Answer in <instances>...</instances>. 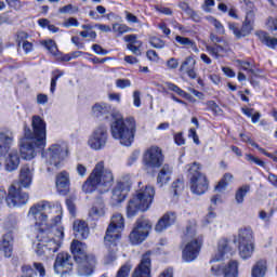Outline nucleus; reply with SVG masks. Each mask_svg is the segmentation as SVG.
I'll list each match as a JSON object with an SVG mask.
<instances>
[{"instance_id": "35", "label": "nucleus", "mask_w": 277, "mask_h": 277, "mask_svg": "<svg viewBox=\"0 0 277 277\" xmlns=\"http://www.w3.org/2000/svg\"><path fill=\"white\" fill-rule=\"evenodd\" d=\"M234 176L230 173H225L221 181H219L217 185L215 186V192H225L226 187L230 185Z\"/></svg>"}, {"instance_id": "61", "label": "nucleus", "mask_w": 277, "mask_h": 277, "mask_svg": "<svg viewBox=\"0 0 277 277\" xmlns=\"http://www.w3.org/2000/svg\"><path fill=\"white\" fill-rule=\"evenodd\" d=\"M23 51L27 54V53H31V51H34V43L29 42V41H23V43H21Z\"/></svg>"}, {"instance_id": "53", "label": "nucleus", "mask_w": 277, "mask_h": 277, "mask_svg": "<svg viewBox=\"0 0 277 277\" xmlns=\"http://www.w3.org/2000/svg\"><path fill=\"white\" fill-rule=\"evenodd\" d=\"M133 105L134 107H142V93L140 91L133 92Z\"/></svg>"}, {"instance_id": "1", "label": "nucleus", "mask_w": 277, "mask_h": 277, "mask_svg": "<svg viewBox=\"0 0 277 277\" xmlns=\"http://www.w3.org/2000/svg\"><path fill=\"white\" fill-rule=\"evenodd\" d=\"M63 213L62 203L57 201H38L29 208L27 220L39 230L38 242L34 243L37 256L51 259L60 250L64 240Z\"/></svg>"}, {"instance_id": "48", "label": "nucleus", "mask_w": 277, "mask_h": 277, "mask_svg": "<svg viewBox=\"0 0 277 277\" xmlns=\"http://www.w3.org/2000/svg\"><path fill=\"white\" fill-rule=\"evenodd\" d=\"M268 31H277V17H268L266 21Z\"/></svg>"}, {"instance_id": "15", "label": "nucleus", "mask_w": 277, "mask_h": 277, "mask_svg": "<svg viewBox=\"0 0 277 277\" xmlns=\"http://www.w3.org/2000/svg\"><path fill=\"white\" fill-rule=\"evenodd\" d=\"M129 192H131V181L120 180L113 189V195L110 198L111 207L122 205V201L127 200Z\"/></svg>"}, {"instance_id": "8", "label": "nucleus", "mask_w": 277, "mask_h": 277, "mask_svg": "<svg viewBox=\"0 0 277 277\" xmlns=\"http://www.w3.org/2000/svg\"><path fill=\"white\" fill-rule=\"evenodd\" d=\"M186 172L190 176L189 179V189L195 196H203L209 190V180L201 170V166L198 162L187 164Z\"/></svg>"}, {"instance_id": "26", "label": "nucleus", "mask_w": 277, "mask_h": 277, "mask_svg": "<svg viewBox=\"0 0 277 277\" xmlns=\"http://www.w3.org/2000/svg\"><path fill=\"white\" fill-rule=\"evenodd\" d=\"M124 42H128L127 49L131 51L133 55H142V41L137 40V35H127L123 37Z\"/></svg>"}, {"instance_id": "54", "label": "nucleus", "mask_w": 277, "mask_h": 277, "mask_svg": "<svg viewBox=\"0 0 277 277\" xmlns=\"http://www.w3.org/2000/svg\"><path fill=\"white\" fill-rule=\"evenodd\" d=\"M175 41L179 44H182V47H189L192 44V39L187 38V37H181V36H176L175 37Z\"/></svg>"}, {"instance_id": "22", "label": "nucleus", "mask_w": 277, "mask_h": 277, "mask_svg": "<svg viewBox=\"0 0 277 277\" xmlns=\"http://www.w3.org/2000/svg\"><path fill=\"white\" fill-rule=\"evenodd\" d=\"M132 277H150V254L143 255L141 263L135 268Z\"/></svg>"}, {"instance_id": "43", "label": "nucleus", "mask_w": 277, "mask_h": 277, "mask_svg": "<svg viewBox=\"0 0 277 277\" xmlns=\"http://www.w3.org/2000/svg\"><path fill=\"white\" fill-rule=\"evenodd\" d=\"M58 12L61 14H75L77 12H79V6H75L72 4H67L65 6H62Z\"/></svg>"}, {"instance_id": "40", "label": "nucleus", "mask_w": 277, "mask_h": 277, "mask_svg": "<svg viewBox=\"0 0 277 277\" xmlns=\"http://www.w3.org/2000/svg\"><path fill=\"white\" fill-rule=\"evenodd\" d=\"M192 68H196V60L193 56H188L182 63L180 70L186 71V70H190Z\"/></svg>"}, {"instance_id": "45", "label": "nucleus", "mask_w": 277, "mask_h": 277, "mask_svg": "<svg viewBox=\"0 0 277 277\" xmlns=\"http://www.w3.org/2000/svg\"><path fill=\"white\" fill-rule=\"evenodd\" d=\"M149 44L154 48V49H163L166 47V41L161 40L157 37H153L149 40Z\"/></svg>"}, {"instance_id": "11", "label": "nucleus", "mask_w": 277, "mask_h": 277, "mask_svg": "<svg viewBox=\"0 0 277 277\" xmlns=\"http://www.w3.org/2000/svg\"><path fill=\"white\" fill-rule=\"evenodd\" d=\"M122 230H124V216L120 213L113 214L104 237L105 243L116 246L118 239L122 237Z\"/></svg>"}, {"instance_id": "39", "label": "nucleus", "mask_w": 277, "mask_h": 277, "mask_svg": "<svg viewBox=\"0 0 277 277\" xmlns=\"http://www.w3.org/2000/svg\"><path fill=\"white\" fill-rule=\"evenodd\" d=\"M206 21H208V23H210V25H213L216 29V31H219L221 35L226 34V29L224 28V25H222V22L217 21V18L213 17V16H207Z\"/></svg>"}, {"instance_id": "62", "label": "nucleus", "mask_w": 277, "mask_h": 277, "mask_svg": "<svg viewBox=\"0 0 277 277\" xmlns=\"http://www.w3.org/2000/svg\"><path fill=\"white\" fill-rule=\"evenodd\" d=\"M117 256H116V251H109V253L105 256V263L106 265H109L111 263H114V261H116Z\"/></svg>"}, {"instance_id": "63", "label": "nucleus", "mask_w": 277, "mask_h": 277, "mask_svg": "<svg viewBox=\"0 0 277 277\" xmlns=\"http://www.w3.org/2000/svg\"><path fill=\"white\" fill-rule=\"evenodd\" d=\"M92 51H94L96 55H107L108 53L107 50H104L103 47H101L100 44H93Z\"/></svg>"}, {"instance_id": "31", "label": "nucleus", "mask_w": 277, "mask_h": 277, "mask_svg": "<svg viewBox=\"0 0 277 277\" xmlns=\"http://www.w3.org/2000/svg\"><path fill=\"white\" fill-rule=\"evenodd\" d=\"M267 260L260 259L251 267V277H265L267 276Z\"/></svg>"}, {"instance_id": "6", "label": "nucleus", "mask_w": 277, "mask_h": 277, "mask_svg": "<svg viewBox=\"0 0 277 277\" xmlns=\"http://www.w3.org/2000/svg\"><path fill=\"white\" fill-rule=\"evenodd\" d=\"M155 200V187L150 185L141 186L127 205V216L135 217L140 211H148Z\"/></svg>"}, {"instance_id": "41", "label": "nucleus", "mask_w": 277, "mask_h": 277, "mask_svg": "<svg viewBox=\"0 0 277 277\" xmlns=\"http://www.w3.org/2000/svg\"><path fill=\"white\" fill-rule=\"evenodd\" d=\"M133 266L131 264L126 263L123 264L117 272L116 277H129V274H131V269Z\"/></svg>"}, {"instance_id": "10", "label": "nucleus", "mask_w": 277, "mask_h": 277, "mask_svg": "<svg viewBox=\"0 0 277 277\" xmlns=\"http://www.w3.org/2000/svg\"><path fill=\"white\" fill-rule=\"evenodd\" d=\"M202 250V238L197 236L192 228H187L186 240L183 243L182 261L184 263H194L200 256Z\"/></svg>"}, {"instance_id": "50", "label": "nucleus", "mask_w": 277, "mask_h": 277, "mask_svg": "<svg viewBox=\"0 0 277 277\" xmlns=\"http://www.w3.org/2000/svg\"><path fill=\"white\" fill-rule=\"evenodd\" d=\"M116 87L120 90H124L126 88H131V80L129 79H117Z\"/></svg>"}, {"instance_id": "7", "label": "nucleus", "mask_w": 277, "mask_h": 277, "mask_svg": "<svg viewBox=\"0 0 277 277\" xmlns=\"http://www.w3.org/2000/svg\"><path fill=\"white\" fill-rule=\"evenodd\" d=\"M70 151L66 142L57 141L50 145L48 150L42 153V158L48 166V172H51L53 168H62V163L68 159Z\"/></svg>"}, {"instance_id": "57", "label": "nucleus", "mask_w": 277, "mask_h": 277, "mask_svg": "<svg viewBox=\"0 0 277 277\" xmlns=\"http://www.w3.org/2000/svg\"><path fill=\"white\" fill-rule=\"evenodd\" d=\"M188 137H192L193 142L195 144L200 145V140L198 138V133L196 132V130L194 128H190L188 131Z\"/></svg>"}, {"instance_id": "44", "label": "nucleus", "mask_w": 277, "mask_h": 277, "mask_svg": "<svg viewBox=\"0 0 277 277\" xmlns=\"http://www.w3.org/2000/svg\"><path fill=\"white\" fill-rule=\"evenodd\" d=\"M113 31L114 34H119V36H122V34H127L129 31V26L124 24H114Z\"/></svg>"}, {"instance_id": "24", "label": "nucleus", "mask_w": 277, "mask_h": 277, "mask_svg": "<svg viewBox=\"0 0 277 277\" xmlns=\"http://www.w3.org/2000/svg\"><path fill=\"white\" fill-rule=\"evenodd\" d=\"M14 142V133L6 131V132H0V157H3V155H6L10 150V146H12V143ZM2 163L0 162V169L2 168Z\"/></svg>"}, {"instance_id": "20", "label": "nucleus", "mask_w": 277, "mask_h": 277, "mask_svg": "<svg viewBox=\"0 0 277 277\" xmlns=\"http://www.w3.org/2000/svg\"><path fill=\"white\" fill-rule=\"evenodd\" d=\"M227 25L229 31H232L236 38H246V36L252 34V21L248 19V17L245 19L241 28H239L237 24L230 22Z\"/></svg>"}, {"instance_id": "55", "label": "nucleus", "mask_w": 277, "mask_h": 277, "mask_svg": "<svg viewBox=\"0 0 277 277\" xmlns=\"http://www.w3.org/2000/svg\"><path fill=\"white\" fill-rule=\"evenodd\" d=\"M215 5V0H205L203 4L201 5V9L203 12H211V8H214Z\"/></svg>"}, {"instance_id": "5", "label": "nucleus", "mask_w": 277, "mask_h": 277, "mask_svg": "<svg viewBox=\"0 0 277 277\" xmlns=\"http://www.w3.org/2000/svg\"><path fill=\"white\" fill-rule=\"evenodd\" d=\"M110 135L121 146H131L135 140L136 123L133 117H122L118 111L111 113Z\"/></svg>"}, {"instance_id": "42", "label": "nucleus", "mask_w": 277, "mask_h": 277, "mask_svg": "<svg viewBox=\"0 0 277 277\" xmlns=\"http://www.w3.org/2000/svg\"><path fill=\"white\" fill-rule=\"evenodd\" d=\"M183 189H185V184L183 183V181L176 180L175 182L172 183V190L174 196H179V194H181Z\"/></svg>"}, {"instance_id": "3", "label": "nucleus", "mask_w": 277, "mask_h": 277, "mask_svg": "<svg viewBox=\"0 0 277 277\" xmlns=\"http://www.w3.org/2000/svg\"><path fill=\"white\" fill-rule=\"evenodd\" d=\"M230 246V240L226 238L219 240L217 250L210 260V264L212 265L210 272L213 276L239 277V261L229 260L226 264H217L233 256L234 251Z\"/></svg>"}, {"instance_id": "13", "label": "nucleus", "mask_w": 277, "mask_h": 277, "mask_svg": "<svg viewBox=\"0 0 277 277\" xmlns=\"http://www.w3.org/2000/svg\"><path fill=\"white\" fill-rule=\"evenodd\" d=\"M109 140V132L107 126L100 124L90 134L88 140V146L92 150H103L107 146V141Z\"/></svg>"}, {"instance_id": "27", "label": "nucleus", "mask_w": 277, "mask_h": 277, "mask_svg": "<svg viewBox=\"0 0 277 277\" xmlns=\"http://www.w3.org/2000/svg\"><path fill=\"white\" fill-rule=\"evenodd\" d=\"M106 213L107 208L105 207V201L101 198H97L89 211V217H91V220H101V217H105Z\"/></svg>"}, {"instance_id": "47", "label": "nucleus", "mask_w": 277, "mask_h": 277, "mask_svg": "<svg viewBox=\"0 0 277 277\" xmlns=\"http://www.w3.org/2000/svg\"><path fill=\"white\" fill-rule=\"evenodd\" d=\"M21 277H36V272L29 265H25L22 267V276Z\"/></svg>"}, {"instance_id": "64", "label": "nucleus", "mask_w": 277, "mask_h": 277, "mask_svg": "<svg viewBox=\"0 0 277 277\" xmlns=\"http://www.w3.org/2000/svg\"><path fill=\"white\" fill-rule=\"evenodd\" d=\"M147 57L150 62H159V54L155 50H148Z\"/></svg>"}, {"instance_id": "51", "label": "nucleus", "mask_w": 277, "mask_h": 277, "mask_svg": "<svg viewBox=\"0 0 277 277\" xmlns=\"http://www.w3.org/2000/svg\"><path fill=\"white\" fill-rule=\"evenodd\" d=\"M34 267H35L36 272L39 273L40 277H45L47 276V268H44V264L35 262Z\"/></svg>"}, {"instance_id": "58", "label": "nucleus", "mask_w": 277, "mask_h": 277, "mask_svg": "<svg viewBox=\"0 0 277 277\" xmlns=\"http://www.w3.org/2000/svg\"><path fill=\"white\" fill-rule=\"evenodd\" d=\"M108 100L115 103H118V105H120L122 103V95L120 93H109Z\"/></svg>"}, {"instance_id": "49", "label": "nucleus", "mask_w": 277, "mask_h": 277, "mask_svg": "<svg viewBox=\"0 0 277 277\" xmlns=\"http://www.w3.org/2000/svg\"><path fill=\"white\" fill-rule=\"evenodd\" d=\"M62 27H79V21H77V18L75 17H69L65 22H63Z\"/></svg>"}, {"instance_id": "37", "label": "nucleus", "mask_w": 277, "mask_h": 277, "mask_svg": "<svg viewBox=\"0 0 277 277\" xmlns=\"http://www.w3.org/2000/svg\"><path fill=\"white\" fill-rule=\"evenodd\" d=\"M64 77V71L60 69H55L52 71V78L50 83V92L51 94H55V88H57V81Z\"/></svg>"}, {"instance_id": "59", "label": "nucleus", "mask_w": 277, "mask_h": 277, "mask_svg": "<svg viewBox=\"0 0 277 277\" xmlns=\"http://www.w3.org/2000/svg\"><path fill=\"white\" fill-rule=\"evenodd\" d=\"M27 38H29V35L25 31H21L17 34V44L21 47L23 42H27Z\"/></svg>"}, {"instance_id": "18", "label": "nucleus", "mask_w": 277, "mask_h": 277, "mask_svg": "<svg viewBox=\"0 0 277 277\" xmlns=\"http://www.w3.org/2000/svg\"><path fill=\"white\" fill-rule=\"evenodd\" d=\"M210 40L214 44L206 45V51L209 53V55H211L215 60H220V57H226V55H228V44H220V42H222L221 38L215 35H210Z\"/></svg>"}, {"instance_id": "12", "label": "nucleus", "mask_w": 277, "mask_h": 277, "mask_svg": "<svg viewBox=\"0 0 277 277\" xmlns=\"http://www.w3.org/2000/svg\"><path fill=\"white\" fill-rule=\"evenodd\" d=\"M153 229V223L146 217L136 220L133 230L130 233V241L133 246H140L148 239V235Z\"/></svg>"}, {"instance_id": "56", "label": "nucleus", "mask_w": 277, "mask_h": 277, "mask_svg": "<svg viewBox=\"0 0 277 277\" xmlns=\"http://www.w3.org/2000/svg\"><path fill=\"white\" fill-rule=\"evenodd\" d=\"M272 213H267L265 211H260L259 212V217L260 220H262L263 222H265V224H269L271 220H272Z\"/></svg>"}, {"instance_id": "33", "label": "nucleus", "mask_w": 277, "mask_h": 277, "mask_svg": "<svg viewBox=\"0 0 277 277\" xmlns=\"http://www.w3.org/2000/svg\"><path fill=\"white\" fill-rule=\"evenodd\" d=\"M172 176V167L170 164H163L157 176V185L163 187L170 183Z\"/></svg>"}, {"instance_id": "29", "label": "nucleus", "mask_w": 277, "mask_h": 277, "mask_svg": "<svg viewBox=\"0 0 277 277\" xmlns=\"http://www.w3.org/2000/svg\"><path fill=\"white\" fill-rule=\"evenodd\" d=\"M176 222V214L174 212L166 213L156 224V233H163L167 228H170L172 224Z\"/></svg>"}, {"instance_id": "4", "label": "nucleus", "mask_w": 277, "mask_h": 277, "mask_svg": "<svg viewBox=\"0 0 277 277\" xmlns=\"http://www.w3.org/2000/svg\"><path fill=\"white\" fill-rule=\"evenodd\" d=\"M114 172L105 168V162L100 161L95 164L85 182L82 184V192L84 194H107L114 185Z\"/></svg>"}, {"instance_id": "34", "label": "nucleus", "mask_w": 277, "mask_h": 277, "mask_svg": "<svg viewBox=\"0 0 277 277\" xmlns=\"http://www.w3.org/2000/svg\"><path fill=\"white\" fill-rule=\"evenodd\" d=\"M255 36L259 38L262 44H265V47H268V49H274L277 47V38L271 37L268 32L260 30L255 32Z\"/></svg>"}, {"instance_id": "2", "label": "nucleus", "mask_w": 277, "mask_h": 277, "mask_svg": "<svg viewBox=\"0 0 277 277\" xmlns=\"http://www.w3.org/2000/svg\"><path fill=\"white\" fill-rule=\"evenodd\" d=\"M31 127L32 131L25 128L24 135L18 140L19 155L26 161L36 159L38 153L47 148V121L40 116H32Z\"/></svg>"}, {"instance_id": "23", "label": "nucleus", "mask_w": 277, "mask_h": 277, "mask_svg": "<svg viewBox=\"0 0 277 277\" xmlns=\"http://www.w3.org/2000/svg\"><path fill=\"white\" fill-rule=\"evenodd\" d=\"M111 114V105L105 102L95 103L91 108V116L93 118H107Z\"/></svg>"}, {"instance_id": "9", "label": "nucleus", "mask_w": 277, "mask_h": 277, "mask_svg": "<svg viewBox=\"0 0 277 277\" xmlns=\"http://www.w3.org/2000/svg\"><path fill=\"white\" fill-rule=\"evenodd\" d=\"M235 242L238 243V253L242 261L252 259L255 250L254 230H252V227H240Z\"/></svg>"}, {"instance_id": "25", "label": "nucleus", "mask_w": 277, "mask_h": 277, "mask_svg": "<svg viewBox=\"0 0 277 277\" xmlns=\"http://www.w3.org/2000/svg\"><path fill=\"white\" fill-rule=\"evenodd\" d=\"M18 166H21V156H18L16 149H12L5 158L4 170L6 172H14L18 170Z\"/></svg>"}, {"instance_id": "28", "label": "nucleus", "mask_w": 277, "mask_h": 277, "mask_svg": "<svg viewBox=\"0 0 277 277\" xmlns=\"http://www.w3.org/2000/svg\"><path fill=\"white\" fill-rule=\"evenodd\" d=\"M74 235L78 239H88L90 237V227L83 220H76L72 225Z\"/></svg>"}, {"instance_id": "52", "label": "nucleus", "mask_w": 277, "mask_h": 277, "mask_svg": "<svg viewBox=\"0 0 277 277\" xmlns=\"http://www.w3.org/2000/svg\"><path fill=\"white\" fill-rule=\"evenodd\" d=\"M173 140L176 146H185V137L183 136V132L175 133L173 135Z\"/></svg>"}, {"instance_id": "30", "label": "nucleus", "mask_w": 277, "mask_h": 277, "mask_svg": "<svg viewBox=\"0 0 277 277\" xmlns=\"http://www.w3.org/2000/svg\"><path fill=\"white\" fill-rule=\"evenodd\" d=\"M31 183H34V169L25 166L19 171V185L24 189H28L31 187Z\"/></svg>"}, {"instance_id": "32", "label": "nucleus", "mask_w": 277, "mask_h": 277, "mask_svg": "<svg viewBox=\"0 0 277 277\" xmlns=\"http://www.w3.org/2000/svg\"><path fill=\"white\" fill-rule=\"evenodd\" d=\"M70 185V174L68 172L63 171L57 174L56 176V189L61 194H64V192H68V187Z\"/></svg>"}, {"instance_id": "17", "label": "nucleus", "mask_w": 277, "mask_h": 277, "mask_svg": "<svg viewBox=\"0 0 277 277\" xmlns=\"http://www.w3.org/2000/svg\"><path fill=\"white\" fill-rule=\"evenodd\" d=\"M146 168H161L163 166V153L158 146L149 147L143 158Z\"/></svg>"}, {"instance_id": "36", "label": "nucleus", "mask_w": 277, "mask_h": 277, "mask_svg": "<svg viewBox=\"0 0 277 277\" xmlns=\"http://www.w3.org/2000/svg\"><path fill=\"white\" fill-rule=\"evenodd\" d=\"M250 193V186L245 185L237 189L235 200L237 205H243L246 196Z\"/></svg>"}, {"instance_id": "46", "label": "nucleus", "mask_w": 277, "mask_h": 277, "mask_svg": "<svg viewBox=\"0 0 277 277\" xmlns=\"http://www.w3.org/2000/svg\"><path fill=\"white\" fill-rule=\"evenodd\" d=\"M216 216L217 215L215 214V212L210 210L202 221L203 226H209V224H213Z\"/></svg>"}, {"instance_id": "60", "label": "nucleus", "mask_w": 277, "mask_h": 277, "mask_svg": "<svg viewBox=\"0 0 277 277\" xmlns=\"http://www.w3.org/2000/svg\"><path fill=\"white\" fill-rule=\"evenodd\" d=\"M49 103V95L40 93L37 95V104L38 105H47Z\"/></svg>"}, {"instance_id": "16", "label": "nucleus", "mask_w": 277, "mask_h": 277, "mask_svg": "<svg viewBox=\"0 0 277 277\" xmlns=\"http://www.w3.org/2000/svg\"><path fill=\"white\" fill-rule=\"evenodd\" d=\"M54 272L58 276H68L72 272V256L67 252L57 254L54 262Z\"/></svg>"}, {"instance_id": "19", "label": "nucleus", "mask_w": 277, "mask_h": 277, "mask_svg": "<svg viewBox=\"0 0 277 277\" xmlns=\"http://www.w3.org/2000/svg\"><path fill=\"white\" fill-rule=\"evenodd\" d=\"M78 264V274L79 276H92L94 273V265H96V259L94 255H90L89 258L82 259L80 261H76Z\"/></svg>"}, {"instance_id": "21", "label": "nucleus", "mask_w": 277, "mask_h": 277, "mask_svg": "<svg viewBox=\"0 0 277 277\" xmlns=\"http://www.w3.org/2000/svg\"><path fill=\"white\" fill-rule=\"evenodd\" d=\"M70 250L76 262L91 256L88 254V246L79 240H72Z\"/></svg>"}, {"instance_id": "38", "label": "nucleus", "mask_w": 277, "mask_h": 277, "mask_svg": "<svg viewBox=\"0 0 277 277\" xmlns=\"http://www.w3.org/2000/svg\"><path fill=\"white\" fill-rule=\"evenodd\" d=\"M42 47L51 53V55L57 56L60 55V50H57V43L53 41L52 39L45 40L41 42Z\"/></svg>"}, {"instance_id": "14", "label": "nucleus", "mask_w": 277, "mask_h": 277, "mask_svg": "<svg viewBox=\"0 0 277 277\" xmlns=\"http://www.w3.org/2000/svg\"><path fill=\"white\" fill-rule=\"evenodd\" d=\"M5 201L10 209L25 207V205L29 202V194L21 190V188H17L16 185L12 184L9 187Z\"/></svg>"}]
</instances>
